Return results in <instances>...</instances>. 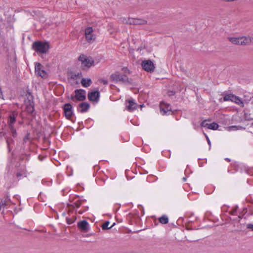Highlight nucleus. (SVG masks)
I'll use <instances>...</instances> for the list:
<instances>
[{"instance_id":"1","label":"nucleus","mask_w":253,"mask_h":253,"mask_svg":"<svg viewBox=\"0 0 253 253\" xmlns=\"http://www.w3.org/2000/svg\"><path fill=\"white\" fill-rule=\"evenodd\" d=\"M49 44L47 42L37 41L33 43L32 48L37 52L45 53L49 49Z\"/></svg>"},{"instance_id":"2","label":"nucleus","mask_w":253,"mask_h":253,"mask_svg":"<svg viewBox=\"0 0 253 253\" xmlns=\"http://www.w3.org/2000/svg\"><path fill=\"white\" fill-rule=\"evenodd\" d=\"M110 79L112 81L115 83L122 82L124 84L130 83L126 75L119 73V72H115L111 74Z\"/></svg>"},{"instance_id":"3","label":"nucleus","mask_w":253,"mask_h":253,"mask_svg":"<svg viewBox=\"0 0 253 253\" xmlns=\"http://www.w3.org/2000/svg\"><path fill=\"white\" fill-rule=\"evenodd\" d=\"M74 92L75 96L71 97L73 101L75 100V99L79 101H82L85 99L86 91L84 89H77L75 90Z\"/></svg>"},{"instance_id":"4","label":"nucleus","mask_w":253,"mask_h":253,"mask_svg":"<svg viewBox=\"0 0 253 253\" xmlns=\"http://www.w3.org/2000/svg\"><path fill=\"white\" fill-rule=\"evenodd\" d=\"M79 60L82 62V67H86L87 68H88L90 67H91L94 63V61L91 58H87L84 54L81 55L79 56Z\"/></svg>"},{"instance_id":"5","label":"nucleus","mask_w":253,"mask_h":253,"mask_svg":"<svg viewBox=\"0 0 253 253\" xmlns=\"http://www.w3.org/2000/svg\"><path fill=\"white\" fill-rule=\"evenodd\" d=\"M141 66L143 69L148 72H152L155 69V66L153 62L150 60L142 61Z\"/></svg>"},{"instance_id":"6","label":"nucleus","mask_w":253,"mask_h":253,"mask_svg":"<svg viewBox=\"0 0 253 253\" xmlns=\"http://www.w3.org/2000/svg\"><path fill=\"white\" fill-rule=\"evenodd\" d=\"M63 109L66 118L70 120L74 114L72 105L70 103H66L63 106Z\"/></svg>"},{"instance_id":"7","label":"nucleus","mask_w":253,"mask_h":253,"mask_svg":"<svg viewBox=\"0 0 253 253\" xmlns=\"http://www.w3.org/2000/svg\"><path fill=\"white\" fill-rule=\"evenodd\" d=\"M84 34L86 41L90 43L92 42L95 39V36L93 34V29L91 27L85 28Z\"/></svg>"},{"instance_id":"8","label":"nucleus","mask_w":253,"mask_h":253,"mask_svg":"<svg viewBox=\"0 0 253 253\" xmlns=\"http://www.w3.org/2000/svg\"><path fill=\"white\" fill-rule=\"evenodd\" d=\"M161 113L163 115L170 114L171 112V109L169 104L164 102H161L160 104Z\"/></svg>"},{"instance_id":"9","label":"nucleus","mask_w":253,"mask_h":253,"mask_svg":"<svg viewBox=\"0 0 253 253\" xmlns=\"http://www.w3.org/2000/svg\"><path fill=\"white\" fill-rule=\"evenodd\" d=\"M35 73L38 76H40L42 78H45L47 77L46 72L43 69V67L39 63L35 64Z\"/></svg>"},{"instance_id":"10","label":"nucleus","mask_w":253,"mask_h":253,"mask_svg":"<svg viewBox=\"0 0 253 253\" xmlns=\"http://www.w3.org/2000/svg\"><path fill=\"white\" fill-rule=\"evenodd\" d=\"M87 97L90 101L97 102L100 97V93L98 91H91L88 92Z\"/></svg>"},{"instance_id":"11","label":"nucleus","mask_w":253,"mask_h":253,"mask_svg":"<svg viewBox=\"0 0 253 253\" xmlns=\"http://www.w3.org/2000/svg\"><path fill=\"white\" fill-rule=\"evenodd\" d=\"M17 115L18 114L15 112H13L9 115L7 122L9 127H12V126H14V124L16 122V118Z\"/></svg>"},{"instance_id":"12","label":"nucleus","mask_w":253,"mask_h":253,"mask_svg":"<svg viewBox=\"0 0 253 253\" xmlns=\"http://www.w3.org/2000/svg\"><path fill=\"white\" fill-rule=\"evenodd\" d=\"M78 227L82 231L86 232L89 230V226L87 221L85 220H82L78 223Z\"/></svg>"},{"instance_id":"13","label":"nucleus","mask_w":253,"mask_h":253,"mask_svg":"<svg viewBox=\"0 0 253 253\" xmlns=\"http://www.w3.org/2000/svg\"><path fill=\"white\" fill-rule=\"evenodd\" d=\"M126 102L128 103V104L126 105V108L128 111L132 112L137 108V104L133 99L126 100Z\"/></svg>"},{"instance_id":"14","label":"nucleus","mask_w":253,"mask_h":253,"mask_svg":"<svg viewBox=\"0 0 253 253\" xmlns=\"http://www.w3.org/2000/svg\"><path fill=\"white\" fill-rule=\"evenodd\" d=\"M128 22L130 24L133 25H145L147 21L144 19L138 18H129Z\"/></svg>"},{"instance_id":"15","label":"nucleus","mask_w":253,"mask_h":253,"mask_svg":"<svg viewBox=\"0 0 253 253\" xmlns=\"http://www.w3.org/2000/svg\"><path fill=\"white\" fill-rule=\"evenodd\" d=\"M89 107L90 105L89 103L87 102H82L79 105L78 110L81 113H84L87 112Z\"/></svg>"},{"instance_id":"16","label":"nucleus","mask_w":253,"mask_h":253,"mask_svg":"<svg viewBox=\"0 0 253 253\" xmlns=\"http://www.w3.org/2000/svg\"><path fill=\"white\" fill-rule=\"evenodd\" d=\"M26 112L29 114L33 115V113L35 110L34 102L29 100L26 103Z\"/></svg>"},{"instance_id":"17","label":"nucleus","mask_w":253,"mask_h":253,"mask_svg":"<svg viewBox=\"0 0 253 253\" xmlns=\"http://www.w3.org/2000/svg\"><path fill=\"white\" fill-rule=\"evenodd\" d=\"M240 45H246L250 44L251 40L249 39L248 37H240Z\"/></svg>"},{"instance_id":"18","label":"nucleus","mask_w":253,"mask_h":253,"mask_svg":"<svg viewBox=\"0 0 253 253\" xmlns=\"http://www.w3.org/2000/svg\"><path fill=\"white\" fill-rule=\"evenodd\" d=\"M232 102H234L241 107H243L244 106V102L242 99L239 97L234 95Z\"/></svg>"},{"instance_id":"19","label":"nucleus","mask_w":253,"mask_h":253,"mask_svg":"<svg viewBox=\"0 0 253 253\" xmlns=\"http://www.w3.org/2000/svg\"><path fill=\"white\" fill-rule=\"evenodd\" d=\"M81 83L83 86H84L85 87H87L91 85V84L92 83V81H91V79L89 78H88V79L83 78L81 80Z\"/></svg>"},{"instance_id":"20","label":"nucleus","mask_w":253,"mask_h":253,"mask_svg":"<svg viewBox=\"0 0 253 253\" xmlns=\"http://www.w3.org/2000/svg\"><path fill=\"white\" fill-rule=\"evenodd\" d=\"M228 39L233 44L240 45V37H229Z\"/></svg>"},{"instance_id":"21","label":"nucleus","mask_w":253,"mask_h":253,"mask_svg":"<svg viewBox=\"0 0 253 253\" xmlns=\"http://www.w3.org/2000/svg\"><path fill=\"white\" fill-rule=\"evenodd\" d=\"M159 222L162 224H167L169 222L168 217L166 215H163L159 219Z\"/></svg>"},{"instance_id":"22","label":"nucleus","mask_w":253,"mask_h":253,"mask_svg":"<svg viewBox=\"0 0 253 253\" xmlns=\"http://www.w3.org/2000/svg\"><path fill=\"white\" fill-rule=\"evenodd\" d=\"M76 219V217L75 215H72V217H67L66 218V222L68 224H72L73 223H74L75 222Z\"/></svg>"},{"instance_id":"23","label":"nucleus","mask_w":253,"mask_h":253,"mask_svg":"<svg viewBox=\"0 0 253 253\" xmlns=\"http://www.w3.org/2000/svg\"><path fill=\"white\" fill-rule=\"evenodd\" d=\"M218 126H219L217 123L213 122L209 124L208 128L213 130H216L218 128Z\"/></svg>"},{"instance_id":"24","label":"nucleus","mask_w":253,"mask_h":253,"mask_svg":"<svg viewBox=\"0 0 253 253\" xmlns=\"http://www.w3.org/2000/svg\"><path fill=\"white\" fill-rule=\"evenodd\" d=\"M82 77L81 72H78L77 73H72L71 78L74 80L80 79Z\"/></svg>"},{"instance_id":"25","label":"nucleus","mask_w":253,"mask_h":253,"mask_svg":"<svg viewBox=\"0 0 253 253\" xmlns=\"http://www.w3.org/2000/svg\"><path fill=\"white\" fill-rule=\"evenodd\" d=\"M110 224V222L109 221H105L102 225V229L103 230H106V229H110L115 224V223L113 224V225L112 226H111V227H108V225H109Z\"/></svg>"},{"instance_id":"26","label":"nucleus","mask_w":253,"mask_h":253,"mask_svg":"<svg viewBox=\"0 0 253 253\" xmlns=\"http://www.w3.org/2000/svg\"><path fill=\"white\" fill-rule=\"evenodd\" d=\"M234 95L231 94H226L223 97V100L225 101H232V99Z\"/></svg>"},{"instance_id":"27","label":"nucleus","mask_w":253,"mask_h":253,"mask_svg":"<svg viewBox=\"0 0 253 253\" xmlns=\"http://www.w3.org/2000/svg\"><path fill=\"white\" fill-rule=\"evenodd\" d=\"M9 129L11 130L13 137H15L16 136V131L15 129L14 128V127L12 126V127H9Z\"/></svg>"},{"instance_id":"28","label":"nucleus","mask_w":253,"mask_h":253,"mask_svg":"<svg viewBox=\"0 0 253 253\" xmlns=\"http://www.w3.org/2000/svg\"><path fill=\"white\" fill-rule=\"evenodd\" d=\"M209 124L207 123L206 122V121L205 120V121H203L202 122L201 124V126H202V127H207L208 128V125H209Z\"/></svg>"},{"instance_id":"29","label":"nucleus","mask_w":253,"mask_h":253,"mask_svg":"<svg viewBox=\"0 0 253 253\" xmlns=\"http://www.w3.org/2000/svg\"><path fill=\"white\" fill-rule=\"evenodd\" d=\"M238 129V126H229L228 127V130H237Z\"/></svg>"},{"instance_id":"30","label":"nucleus","mask_w":253,"mask_h":253,"mask_svg":"<svg viewBox=\"0 0 253 253\" xmlns=\"http://www.w3.org/2000/svg\"><path fill=\"white\" fill-rule=\"evenodd\" d=\"M236 212H237V210L236 209L231 210L229 212L230 214H231V215H235Z\"/></svg>"},{"instance_id":"31","label":"nucleus","mask_w":253,"mask_h":253,"mask_svg":"<svg viewBox=\"0 0 253 253\" xmlns=\"http://www.w3.org/2000/svg\"><path fill=\"white\" fill-rule=\"evenodd\" d=\"M6 143H7L8 151L10 152L11 151V148L10 147V141L8 140V139H6Z\"/></svg>"},{"instance_id":"32","label":"nucleus","mask_w":253,"mask_h":253,"mask_svg":"<svg viewBox=\"0 0 253 253\" xmlns=\"http://www.w3.org/2000/svg\"><path fill=\"white\" fill-rule=\"evenodd\" d=\"M73 204H74V205H73L74 208H78L81 206V203H76H76H74Z\"/></svg>"},{"instance_id":"33","label":"nucleus","mask_w":253,"mask_h":253,"mask_svg":"<svg viewBox=\"0 0 253 253\" xmlns=\"http://www.w3.org/2000/svg\"><path fill=\"white\" fill-rule=\"evenodd\" d=\"M247 228L251 229L253 231V224H248L247 226Z\"/></svg>"},{"instance_id":"34","label":"nucleus","mask_w":253,"mask_h":253,"mask_svg":"<svg viewBox=\"0 0 253 253\" xmlns=\"http://www.w3.org/2000/svg\"><path fill=\"white\" fill-rule=\"evenodd\" d=\"M101 82L102 83L104 84H108V82L106 80H101Z\"/></svg>"},{"instance_id":"35","label":"nucleus","mask_w":253,"mask_h":253,"mask_svg":"<svg viewBox=\"0 0 253 253\" xmlns=\"http://www.w3.org/2000/svg\"><path fill=\"white\" fill-rule=\"evenodd\" d=\"M5 134H6V133L4 132H3V131L0 132V137L5 136Z\"/></svg>"},{"instance_id":"36","label":"nucleus","mask_w":253,"mask_h":253,"mask_svg":"<svg viewBox=\"0 0 253 253\" xmlns=\"http://www.w3.org/2000/svg\"><path fill=\"white\" fill-rule=\"evenodd\" d=\"M249 39L251 40L250 41V44L253 43V37H248Z\"/></svg>"},{"instance_id":"37","label":"nucleus","mask_w":253,"mask_h":253,"mask_svg":"<svg viewBox=\"0 0 253 253\" xmlns=\"http://www.w3.org/2000/svg\"><path fill=\"white\" fill-rule=\"evenodd\" d=\"M206 138H207V141H208V143L209 144V145H211V141L210 140V139L209 138L208 136L207 135H206Z\"/></svg>"},{"instance_id":"38","label":"nucleus","mask_w":253,"mask_h":253,"mask_svg":"<svg viewBox=\"0 0 253 253\" xmlns=\"http://www.w3.org/2000/svg\"><path fill=\"white\" fill-rule=\"evenodd\" d=\"M22 175V174H21L20 173H17V174H16V176L18 178L19 177H20Z\"/></svg>"},{"instance_id":"39","label":"nucleus","mask_w":253,"mask_h":253,"mask_svg":"<svg viewBox=\"0 0 253 253\" xmlns=\"http://www.w3.org/2000/svg\"><path fill=\"white\" fill-rule=\"evenodd\" d=\"M182 180L183 182H185L186 181V177H184L183 178H182Z\"/></svg>"},{"instance_id":"40","label":"nucleus","mask_w":253,"mask_h":253,"mask_svg":"<svg viewBox=\"0 0 253 253\" xmlns=\"http://www.w3.org/2000/svg\"><path fill=\"white\" fill-rule=\"evenodd\" d=\"M2 92L1 91V89L0 88V98L2 96Z\"/></svg>"},{"instance_id":"41","label":"nucleus","mask_w":253,"mask_h":253,"mask_svg":"<svg viewBox=\"0 0 253 253\" xmlns=\"http://www.w3.org/2000/svg\"><path fill=\"white\" fill-rule=\"evenodd\" d=\"M225 160H226V161H228V162H230V159H229V158H226V159H225Z\"/></svg>"},{"instance_id":"42","label":"nucleus","mask_w":253,"mask_h":253,"mask_svg":"<svg viewBox=\"0 0 253 253\" xmlns=\"http://www.w3.org/2000/svg\"><path fill=\"white\" fill-rule=\"evenodd\" d=\"M79 213L80 214H82V213H83V211H79Z\"/></svg>"},{"instance_id":"43","label":"nucleus","mask_w":253,"mask_h":253,"mask_svg":"<svg viewBox=\"0 0 253 253\" xmlns=\"http://www.w3.org/2000/svg\"><path fill=\"white\" fill-rule=\"evenodd\" d=\"M27 139V138H25L24 139V141H26V140H26V139Z\"/></svg>"}]
</instances>
